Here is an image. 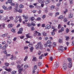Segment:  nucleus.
Wrapping results in <instances>:
<instances>
[{
    "label": "nucleus",
    "mask_w": 74,
    "mask_h": 74,
    "mask_svg": "<svg viewBox=\"0 0 74 74\" xmlns=\"http://www.w3.org/2000/svg\"><path fill=\"white\" fill-rule=\"evenodd\" d=\"M64 31V27H62L61 28V30H60L58 31L59 33H60L63 32Z\"/></svg>",
    "instance_id": "9"
},
{
    "label": "nucleus",
    "mask_w": 74,
    "mask_h": 74,
    "mask_svg": "<svg viewBox=\"0 0 74 74\" xmlns=\"http://www.w3.org/2000/svg\"><path fill=\"white\" fill-rule=\"evenodd\" d=\"M58 15H59V12H56V13L55 16L56 17L57 16H58Z\"/></svg>",
    "instance_id": "43"
},
{
    "label": "nucleus",
    "mask_w": 74,
    "mask_h": 74,
    "mask_svg": "<svg viewBox=\"0 0 74 74\" xmlns=\"http://www.w3.org/2000/svg\"><path fill=\"white\" fill-rule=\"evenodd\" d=\"M18 32V34H22V32H23V28H20Z\"/></svg>",
    "instance_id": "5"
},
{
    "label": "nucleus",
    "mask_w": 74,
    "mask_h": 74,
    "mask_svg": "<svg viewBox=\"0 0 74 74\" xmlns=\"http://www.w3.org/2000/svg\"><path fill=\"white\" fill-rule=\"evenodd\" d=\"M38 45L40 46L39 48L40 49H43V45H42L41 42H39L38 43Z\"/></svg>",
    "instance_id": "2"
},
{
    "label": "nucleus",
    "mask_w": 74,
    "mask_h": 74,
    "mask_svg": "<svg viewBox=\"0 0 74 74\" xmlns=\"http://www.w3.org/2000/svg\"><path fill=\"white\" fill-rule=\"evenodd\" d=\"M55 8V6L52 5L51 7L50 8V10H53L54 9V8Z\"/></svg>",
    "instance_id": "15"
},
{
    "label": "nucleus",
    "mask_w": 74,
    "mask_h": 74,
    "mask_svg": "<svg viewBox=\"0 0 74 74\" xmlns=\"http://www.w3.org/2000/svg\"><path fill=\"white\" fill-rule=\"evenodd\" d=\"M65 38H66V41H68V40H69V37L65 36Z\"/></svg>",
    "instance_id": "38"
},
{
    "label": "nucleus",
    "mask_w": 74,
    "mask_h": 74,
    "mask_svg": "<svg viewBox=\"0 0 74 74\" xmlns=\"http://www.w3.org/2000/svg\"><path fill=\"white\" fill-rule=\"evenodd\" d=\"M49 60H51V61H52L53 60V58L52 57H51L49 58Z\"/></svg>",
    "instance_id": "51"
},
{
    "label": "nucleus",
    "mask_w": 74,
    "mask_h": 74,
    "mask_svg": "<svg viewBox=\"0 0 74 74\" xmlns=\"http://www.w3.org/2000/svg\"><path fill=\"white\" fill-rule=\"evenodd\" d=\"M67 64H64L62 67V70L64 71H65V70L67 69Z\"/></svg>",
    "instance_id": "1"
},
{
    "label": "nucleus",
    "mask_w": 74,
    "mask_h": 74,
    "mask_svg": "<svg viewBox=\"0 0 74 74\" xmlns=\"http://www.w3.org/2000/svg\"><path fill=\"white\" fill-rule=\"evenodd\" d=\"M11 31L12 32H13V33H15V30L14 29H12L11 30Z\"/></svg>",
    "instance_id": "59"
},
{
    "label": "nucleus",
    "mask_w": 74,
    "mask_h": 74,
    "mask_svg": "<svg viewBox=\"0 0 74 74\" xmlns=\"http://www.w3.org/2000/svg\"><path fill=\"white\" fill-rule=\"evenodd\" d=\"M71 67H72V64H71V62H69L68 65V67H69V68H71Z\"/></svg>",
    "instance_id": "13"
},
{
    "label": "nucleus",
    "mask_w": 74,
    "mask_h": 74,
    "mask_svg": "<svg viewBox=\"0 0 74 74\" xmlns=\"http://www.w3.org/2000/svg\"><path fill=\"white\" fill-rule=\"evenodd\" d=\"M29 47H33V44L31 43L29 44Z\"/></svg>",
    "instance_id": "53"
},
{
    "label": "nucleus",
    "mask_w": 74,
    "mask_h": 74,
    "mask_svg": "<svg viewBox=\"0 0 74 74\" xmlns=\"http://www.w3.org/2000/svg\"><path fill=\"white\" fill-rule=\"evenodd\" d=\"M29 7L30 8H34V6L32 5H30L29 6Z\"/></svg>",
    "instance_id": "48"
},
{
    "label": "nucleus",
    "mask_w": 74,
    "mask_h": 74,
    "mask_svg": "<svg viewBox=\"0 0 74 74\" xmlns=\"http://www.w3.org/2000/svg\"><path fill=\"white\" fill-rule=\"evenodd\" d=\"M68 12V10H67V9H66L65 10V11H64V13L65 14H66V12Z\"/></svg>",
    "instance_id": "45"
},
{
    "label": "nucleus",
    "mask_w": 74,
    "mask_h": 74,
    "mask_svg": "<svg viewBox=\"0 0 74 74\" xmlns=\"http://www.w3.org/2000/svg\"><path fill=\"white\" fill-rule=\"evenodd\" d=\"M16 71H13L12 72H11V74H16Z\"/></svg>",
    "instance_id": "33"
},
{
    "label": "nucleus",
    "mask_w": 74,
    "mask_h": 74,
    "mask_svg": "<svg viewBox=\"0 0 74 74\" xmlns=\"http://www.w3.org/2000/svg\"><path fill=\"white\" fill-rule=\"evenodd\" d=\"M43 36H44L45 37V36H47V33H45V32H43L42 33Z\"/></svg>",
    "instance_id": "24"
},
{
    "label": "nucleus",
    "mask_w": 74,
    "mask_h": 74,
    "mask_svg": "<svg viewBox=\"0 0 74 74\" xmlns=\"http://www.w3.org/2000/svg\"><path fill=\"white\" fill-rule=\"evenodd\" d=\"M64 21L65 22H67V18H65L64 20Z\"/></svg>",
    "instance_id": "57"
},
{
    "label": "nucleus",
    "mask_w": 74,
    "mask_h": 74,
    "mask_svg": "<svg viewBox=\"0 0 74 74\" xmlns=\"http://www.w3.org/2000/svg\"><path fill=\"white\" fill-rule=\"evenodd\" d=\"M11 60H13V59H14V56H13V55H11Z\"/></svg>",
    "instance_id": "54"
},
{
    "label": "nucleus",
    "mask_w": 74,
    "mask_h": 74,
    "mask_svg": "<svg viewBox=\"0 0 74 74\" xmlns=\"http://www.w3.org/2000/svg\"><path fill=\"white\" fill-rule=\"evenodd\" d=\"M5 65L6 66H9V63H5Z\"/></svg>",
    "instance_id": "49"
},
{
    "label": "nucleus",
    "mask_w": 74,
    "mask_h": 74,
    "mask_svg": "<svg viewBox=\"0 0 74 74\" xmlns=\"http://www.w3.org/2000/svg\"><path fill=\"white\" fill-rule=\"evenodd\" d=\"M3 53H5V54H7V50H5L4 51H3Z\"/></svg>",
    "instance_id": "60"
},
{
    "label": "nucleus",
    "mask_w": 74,
    "mask_h": 74,
    "mask_svg": "<svg viewBox=\"0 0 74 74\" xmlns=\"http://www.w3.org/2000/svg\"><path fill=\"white\" fill-rule=\"evenodd\" d=\"M12 9V7L10 6L8 7V8L7 9V11H9L10 10H11Z\"/></svg>",
    "instance_id": "26"
},
{
    "label": "nucleus",
    "mask_w": 74,
    "mask_h": 74,
    "mask_svg": "<svg viewBox=\"0 0 74 74\" xmlns=\"http://www.w3.org/2000/svg\"><path fill=\"white\" fill-rule=\"evenodd\" d=\"M5 70L7 71H8V72H11V69L9 68L8 69L7 68H5Z\"/></svg>",
    "instance_id": "10"
},
{
    "label": "nucleus",
    "mask_w": 74,
    "mask_h": 74,
    "mask_svg": "<svg viewBox=\"0 0 74 74\" xmlns=\"http://www.w3.org/2000/svg\"><path fill=\"white\" fill-rule=\"evenodd\" d=\"M8 3L10 4H11L12 3V0H8Z\"/></svg>",
    "instance_id": "29"
},
{
    "label": "nucleus",
    "mask_w": 74,
    "mask_h": 74,
    "mask_svg": "<svg viewBox=\"0 0 74 74\" xmlns=\"http://www.w3.org/2000/svg\"><path fill=\"white\" fill-rule=\"evenodd\" d=\"M59 42L60 43H62L63 42H62V40H61L60 39L59 40Z\"/></svg>",
    "instance_id": "44"
},
{
    "label": "nucleus",
    "mask_w": 74,
    "mask_h": 74,
    "mask_svg": "<svg viewBox=\"0 0 74 74\" xmlns=\"http://www.w3.org/2000/svg\"><path fill=\"white\" fill-rule=\"evenodd\" d=\"M1 25L3 27H4V28L5 27V23H3Z\"/></svg>",
    "instance_id": "50"
},
{
    "label": "nucleus",
    "mask_w": 74,
    "mask_h": 74,
    "mask_svg": "<svg viewBox=\"0 0 74 74\" xmlns=\"http://www.w3.org/2000/svg\"><path fill=\"white\" fill-rule=\"evenodd\" d=\"M23 17L24 18V19H28L29 18V17H28V16H25L24 14H23Z\"/></svg>",
    "instance_id": "8"
},
{
    "label": "nucleus",
    "mask_w": 74,
    "mask_h": 74,
    "mask_svg": "<svg viewBox=\"0 0 74 74\" xmlns=\"http://www.w3.org/2000/svg\"><path fill=\"white\" fill-rule=\"evenodd\" d=\"M51 27V26L49 24H48L45 27V29H49Z\"/></svg>",
    "instance_id": "4"
},
{
    "label": "nucleus",
    "mask_w": 74,
    "mask_h": 74,
    "mask_svg": "<svg viewBox=\"0 0 74 74\" xmlns=\"http://www.w3.org/2000/svg\"><path fill=\"white\" fill-rule=\"evenodd\" d=\"M34 49V48L33 47H31L30 49V51L31 52H33V51Z\"/></svg>",
    "instance_id": "20"
},
{
    "label": "nucleus",
    "mask_w": 74,
    "mask_h": 74,
    "mask_svg": "<svg viewBox=\"0 0 74 74\" xmlns=\"http://www.w3.org/2000/svg\"><path fill=\"white\" fill-rule=\"evenodd\" d=\"M35 29H34V28L33 27H32L31 29V30H32V31H33V30H34Z\"/></svg>",
    "instance_id": "62"
},
{
    "label": "nucleus",
    "mask_w": 74,
    "mask_h": 74,
    "mask_svg": "<svg viewBox=\"0 0 74 74\" xmlns=\"http://www.w3.org/2000/svg\"><path fill=\"white\" fill-rule=\"evenodd\" d=\"M2 8L4 9V10H7V7L5 6V5H3L2 6Z\"/></svg>",
    "instance_id": "37"
},
{
    "label": "nucleus",
    "mask_w": 74,
    "mask_h": 74,
    "mask_svg": "<svg viewBox=\"0 0 74 74\" xmlns=\"http://www.w3.org/2000/svg\"><path fill=\"white\" fill-rule=\"evenodd\" d=\"M41 62H39L38 63V66H41Z\"/></svg>",
    "instance_id": "63"
},
{
    "label": "nucleus",
    "mask_w": 74,
    "mask_h": 74,
    "mask_svg": "<svg viewBox=\"0 0 74 74\" xmlns=\"http://www.w3.org/2000/svg\"><path fill=\"white\" fill-rule=\"evenodd\" d=\"M66 33H68L69 32V29L68 28H66Z\"/></svg>",
    "instance_id": "35"
},
{
    "label": "nucleus",
    "mask_w": 74,
    "mask_h": 74,
    "mask_svg": "<svg viewBox=\"0 0 74 74\" xmlns=\"http://www.w3.org/2000/svg\"><path fill=\"white\" fill-rule=\"evenodd\" d=\"M34 32V36H35V37H36L37 35V34H38V32L36 31Z\"/></svg>",
    "instance_id": "12"
},
{
    "label": "nucleus",
    "mask_w": 74,
    "mask_h": 74,
    "mask_svg": "<svg viewBox=\"0 0 74 74\" xmlns=\"http://www.w3.org/2000/svg\"><path fill=\"white\" fill-rule=\"evenodd\" d=\"M68 60L70 63H71V59L70 58H68Z\"/></svg>",
    "instance_id": "41"
},
{
    "label": "nucleus",
    "mask_w": 74,
    "mask_h": 74,
    "mask_svg": "<svg viewBox=\"0 0 74 74\" xmlns=\"http://www.w3.org/2000/svg\"><path fill=\"white\" fill-rule=\"evenodd\" d=\"M10 43H11V40L10 39H8L7 41V43L8 44H10Z\"/></svg>",
    "instance_id": "17"
},
{
    "label": "nucleus",
    "mask_w": 74,
    "mask_h": 74,
    "mask_svg": "<svg viewBox=\"0 0 74 74\" xmlns=\"http://www.w3.org/2000/svg\"><path fill=\"white\" fill-rule=\"evenodd\" d=\"M37 58L36 57L32 59V61L33 62H36L37 61Z\"/></svg>",
    "instance_id": "21"
},
{
    "label": "nucleus",
    "mask_w": 74,
    "mask_h": 74,
    "mask_svg": "<svg viewBox=\"0 0 74 74\" xmlns=\"http://www.w3.org/2000/svg\"><path fill=\"white\" fill-rule=\"evenodd\" d=\"M70 4H73V0H69Z\"/></svg>",
    "instance_id": "55"
},
{
    "label": "nucleus",
    "mask_w": 74,
    "mask_h": 74,
    "mask_svg": "<svg viewBox=\"0 0 74 74\" xmlns=\"http://www.w3.org/2000/svg\"><path fill=\"white\" fill-rule=\"evenodd\" d=\"M38 2L40 3H44V0H39Z\"/></svg>",
    "instance_id": "14"
},
{
    "label": "nucleus",
    "mask_w": 74,
    "mask_h": 74,
    "mask_svg": "<svg viewBox=\"0 0 74 74\" xmlns=\"http://www.w3.org/2000/svg\"><path fill=\"white\" fill-rule=\"evenodd\" d=\"M16 8H18V7H19V4L18 3H16L15 5Z\"/></svg>",
    "instance_id": "40"
},
{
    "label": "nucleus",
    "mask_w": 74,
    "mask_h": 74,
    "mask_svg": "<svg viewBox=\"0 0 74 74\" xmlns=\"http://www.w3.org/2000/svg\"><path fill=\"white\" fill-rule=\"evenodd\" d=\"M14 12H18V8H14Z\"/></svg>",
    "instance_id": "25"
},
{
    "label": "nucleus",
    "mask_w": 74,
    "mask_h": 74,
    "mask_svg": "<svg viewBox=\"0 0 74 74\" xmlns=\"http://www.w3.org/2000/svg\"><path fill=\"white\" fill-rule=\"evenodd\" d=\"M47 44H52V42L51 40H48L47 42Z\"/></svg>",
    "instance_id": "19"
},
{
    "label": "nucleus",
    "mask_w": 74,
    "mask_h": 74,
    "mask_svg": "<svg viewBox=\"0 0 74 74\" xmlns=\"http://www.w3.org/2000/svg\"><path fill=\"white\" fill-rule=\"evenodd\" d=\"M61 4V3H59L57 4V7H59V6H60V5Z\"/></svg>",
    "instance_id": "52"
},
{
    "label": "nucleus",
    "mask_w": 74,
    "mask_h": 74,
    "mask_svg": "<svg viewBox=\"0 0 74 74\" xmlns=\"http://www.w3.org/2000/svg\"><path fill=\"white\" fill-rule=\"evenodd\" d=\"M37 21H39L41 20V18L38 17L36 19Z\"/></svg>",
    "instance_id": "58"
},
{
    "label": "nucleus",
    "mask_w": 74,
    "mask_h": 74,
    "mask_svg": "<svg viewBox=\"0 0 74 74\" xmlns=\"http://www.w3.org/2000/svg\"><path fill=\"white\" fill-rule=\"evenodd\" d=\"M73 17V15L72 14H69L68 17L69 18H72Z\"/></svg>",
    "instance_id": "11"
},
{
    "label": "nucleus",
    "mask_w": 74,
    "mask_h": 74,
    "mask_svg": "<svg viewBox=\"0 0 74 74\" xmlns=\"http://www.w3.org/2000/svg\"><path fill=\"white\" fill-rule=\"evenodd\" d=\"M44 56L43 54H42L41 55V56H40L39 57V59H42V57H44Z\"/></svg>",
    "instance_id": "18"
},
{
    "label": "nucleus",
    "mask_w": 74,
    "mask_h": 74,
    "mask_svg": "<svg viewBox=\"0 0 74 74\" xmlns=\"http://www.w3.org/2000/svg\"><path fill=\"white\" fill-rule=\"evenodd\" d=\"M18 12L19 13H22V10L21 9H20L18 10Z\"/></svg>",
    "instance_id": "31"
},
{
    "label": "nucleus",
    "mask_w": 74,
    "mask_h": 74,
    "mask_svg": "<svg viewBox=\"0 0 74 74\" xmlns=\"http://www.w3.org/2000/svg\"><path fill=\"white\" fill-rule=\"evenodd\" d=\"M55 32L54 31H53V32H51V34L52 36H54L55 34Z\"/></svg>",
    "instance_id": "42"
},
{
    "label": "nucleus",
    "mask_w": 74,
    "mask_h": 74,
    "mask_svg": "<svg viewBox=\"0 0 74 74\" xmlns=\"http://www.w3.org/2000/svg\"><path fill=\"white\" fill-rule=\"evenodd\" d=\"M8 26L9 28H11V27H12V24H10L8 25Z\"/></svg>",
    "instance_id": "23"
},
{
    "label": "nucleus",
    "mask_w": 74,
    "mask_h": 74,
    "mask_svg": "<svg viewBox=\"0 0 74 74\" xmlns=\"http://www.w3.org/2000/svg\"><path fill=\"white\" fill-rule=\"evenodd\" d=\"M28 67V65H25L24 66V68L25 69H27Z\"/></svg>",
    "instance_id": "64"
},
{
    "label": "nucleus",
    "mask_w": 74,
    "mask_h": 74,
    "mask_svg": "<svg viewBox=\"0 0 74 74\" xmlns=\"http://www.w3.org/2000/svg\"><path fill=\"white\" fill-rule=\"evenodd\" d=\"M58 67H59V65L57 64V63L56 62L54 66H53V68L54 69H57Z\"/></svg>",
    "instance_id": "7"
},
{
    "label": "nucleus",
    "mask_w": 74,
    "mask_h": 74,
    "mask_svg": "<svg viewBox=\"0 0 74 74\" xmlns=\"http://www.w3.org/2000/svg\"><path fill=\"white\" fill-rule=\"evenodd\" d=\"M53 46L54 47H56V43L55 42H53Z\"/></svg>",
    "instance_id": "46"
},
{
    "label": "nucleus",
    "mask_w": 74,
    "mask_h": 74,
    "mask_svg": "<svg viewBox=\"0 0 74 74\" xmlns=\"http://www.w3.org/2000/svg\"><path fill=\"white\" fill-rule=\"evenodd\" d=\"M37 66L36 65H35L34 67L33 68V70L32 71V74H35V72L36 71H35V70H36L37 69Z\"/></svg>",
    "instance_id": "3"
},
{
    "label": "nucleus",
    "mask_w": 74,
    "mask_h": 74,
    "mask_svg": "<svg viewBox=\"0 0 74 74\" xmlns=\"http://www.w3.org/2000/svg\"><path fill=\"white\" fill-rule=\"evenodd\" d=\"M58 19H63V16L61 15L58 18Z\"/></svg>",
    "instance_id": "27"
},
{
    "label": "nucleus",
    "mask_w": 74,
    "mask_h": 74,
    "mask_svg": "<svg viewBox=\"0 0 74 74\" xmlns=\"http://www.w3.org/2000/svg\"><path fill=\"white\" fill-rule=\"evenodd\" d=\"M28 58V57H27V56H26L24 60V61H26V60Z\"/></svg>",
    "instance_id": "39"
},
{
    "label": "nucleus",
    "mask_w": 74,
    "mask_h": 74,
    "mask_svg": "<svg viewBox=\"0 0 74 74\" xmlns=\"http://www.w3.org/2000/svg\"><path fill=\"white\" fill-rule=\"evenodd\" d=\"M30 34H28L26 35V36L27 38V39L30 38H33V36H30Z\"/></svg>",
    "instance_id": "6"
},
{
    "label": "nucleus",
    "mask_w": 74,
    "mask_h": 74,
    "mask_svg": "<svg viewBox=\"0 0 74 74\" xmlns=\"http://www.w3.org/2000/svg\"><path fill=\"white\" fill-rule=\"evenodd\" d=\"M23 5L22 4H21L19 5V7L20 8H23Z\"/></svg>",
    "instance_id": "32"
},
{
    "label": "nucleus",
    "mask_w": 74,
    "mask_h": 74,
    "mask_svg": "<svg viewBox=\"0 0 74 74\" xmlns=\"http://www.w3.org/2000/svg\"><path fill=\"white\" fill-rule=\"evenodd\" d=\"M9 18L10 19V20H14V17L12 16H11L9 17Z\"/></svg>",
    "instance_id": "34"
},
{
    "label": "nucleus",
    "mask_w": 74,
    "mask_h": 74,
    "mask_svg": "<svg viewBox=\"0 0 74 74\" xmlns=\"http://www.w3.org/2000/svg\"><path fill=\"white\" fill-rule=\"evenodd\" d=\"M35 47L36 49H39V45H36Z\"/></svg>",
    "instance_id": "22"
},
{
    "label": "nucleus",
    "mask_w": 74,
    "mask_h": 74,
    "mask_svg": "<svg viewBox=\"0 0 74 74\" xmlns=\"http://www.w3.org/2000/svg\"><path fill=\"white\" fill-rule=\"evenodd\" d=\"M8 35V33H6L4 34H3L2 35V37H5L7 36Z\"/></svg>",
    "instance_id": "28"
},
{
    "label": "nucleus",
    "mask_w": 74,
    "mask_h": 74,
    "mask_svg": "<svg viewBox=\"0 0 74 74\" xmlns=\"http://www.w3.org/2000/svg\"><path fill=\"white\" fill-rule=\"evenodd\" d=\"M58 50H59V51H63L64 49L62 48H60Z\"/></svg>",
    "instance_id": "47"
},
{
    "label": "nucleus",
    "mask_w": 74,
    "mask_h": 74,
    "mask_svg": "<svg viewBox=\"0 0 74 74\" xmlns=\"http://www.w3.org/2000/svg\"><path fill=\"white\" fill-rule=\"evenodd\" d=\"M35 19V18H34V17H31V20L32 21H34Z\"/></svg>",
    "instance_id": "36"
},
{
    "label": "nucleus",
    "mask_w": 74,
    "mask_h": 74,
    "mask_svg": "<svg viewBox=\"0 0 74 74\" xmlns=\"http://www.w3.org/2000/svg\"><path fill=\"white\" fill-rule=\"evenodd\" d=\"M6 48V47H5L3 46V47H2V48L3 50H5V49Z\"/></svg>",
    "instance_id": "61"
},
{
    "label": "nucleus",
    "mask_w": 74,
    "mask_h": 74,
    "mask_svg": "<svg viewBox=\"0 0 74 74\" xmlns=\"http://www.w3.org/2000/svg\"><path fill=\"white\" fill-rule=\"evenodd\" d=\"M62 27V25L60 24H59L58 27V29H60Z\"/></svg>",
    "instance_id": "30"
},
{
    "label": "nucleus",
    "mask_w": 74,
    "mask_h": 74,
    "mask_svg": "<svg viewBox=\"0 0 74 74\" xmlns=\"http://www.w3.org/2000/svg\"><path fill=\"white\" fill-rule=\"evenodd\" d=\"M48 39V37H46L45 38V41H47Z\"/></svg>",
    "instance_id": "56"
},
{
    "label": "nucleus",
    "mask_w": 74,
    "mask_h": 74,
    "mask_svg": "<svg viewBox=\"0 0 74 74\" xmlns=\"http://www.w3.org/2000/svg\"><path fill=\"white\" fill-rule=\"evenodd\" d=\"M50 1H50V0H48L47 1H45V4H47L49 3Z\"/></svg>",
    "instance_id": "16"
}]
</instances>
